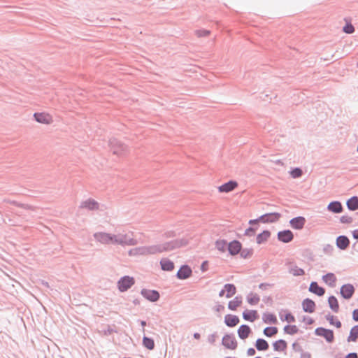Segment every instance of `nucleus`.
Here are the masks:
<instances>
[{
    "label": "nucleus",
    "instance_id": "nucleus-50",
    "mask_svg": "<svg viewBox=\"0 0 358 358\" xmlns=\"http://www.w3.org/2000/svg\"><path fill=\"white\" fill-rule=\"evenodd\" d=\"M259 222H261V220H259V217L257 218V219H255V220H250L249 221V224H257V223H259Z\"/></svg>",
    "mask_w": 358,
    "mask_h": 358
},
{
    "label": "nucleus",
    "instance_id": "nucleus-10",
    "mask_svg": "<svg viewBox=\"0 0 358 358\" xmlns=\"http://www.w3.org/2000/svg\"><path fill=\"white\" fill-rule=\"evenodd\" d=\"M280 217L281 215L278 213H270L260 216L259 220L262 223H273L277 222Z\"/></svg>",
    "mask_w": 358,
    "mask_h": 358
},
{
    "label": "nucleus",
    "instance_id": "nucleus-18",
    "mask_svg": "<svg viewBox=\"0 0 358 358\" xmlns=\"http://www.w3.org/2000/svg\"><path fill=\"white\" fill-rule=\"evenodd\" d=\"M302 307H303V310L305 312L311 313H313L315 310V303L313 300L309 299H306L302 302Z\"/></svg>",
    "mask_w": 358,
    "mask_h": 358
},
{
    "label": "nucleus",
    "instance_id": "nucleus-7",
    "mask_svg": "<svg viewBox=\"0 0 358 358\" xmlns=\"http://www.w3.org/2000/svg\"><path fill=\"white\" fill-rule=\"evenodd\" d=\"M222 343L225 348L231 350H234L237 348L236 338L231 334L224 335L222 338Z\"/></svg>",
    "mask_w": 358,
    "mask_h": 358
},
{
    "label": "nucleus",
    "instance_id": "nucleus-55",
    "mask_svg": "<svg viewBox=\"0 0 358 358\" xmlns=\"http://www.w3.org/2000/svg\"><path fill=\"white\" fill-rule=\"evenodd\" d=\"M250 231L253 233L255 232V230L252 228H249L248 229H247L246 233H248Z\"/></svg>",
    "mask_w": 358,
    "mask_h": 358
},
{
    "label": "nucleus",
    "instance_id": "nucleus-30",
    "mask_svg": "<svg viewBox=\"0 0 358 358\" xmlns=\"http://www.w3.org/2000/svg\"><path fill=\"white\" fill-rule=\"evenodd\" d=\"M224 288L225 289V296L227 298H231L236 292V288L233 284H226Z\"/></svg>",
    "mask_w": 358,
    "mask_h": 358
},
{
    "label": "nucleus",
    "instance_id": "nucleus-27",
    "mask_svg": "<svg viewBox=\"0 0 358 358\" xmlns=\"http://www.w3.org/2000/svg\"><path fill=\"white\" fill-rule=\"evenodd\" d=\"M328 210L335 213H341L343 210L342 205L338 201L331 202L327 207Z\"/></svg>",
    "mask_w": 358,
    "mask_h": 358
},
{
    "label": "nucleus",
    "instance_id": "nucleus-15",
    "mask_svg": "<svg viewBox=\"0 0 358 358\" xmlns=\"http://www.w3.org/2000/svg\"><path fill=\"white\" fill-rule=\"evenodd\" d=\"M278 238L283 243H289L293 239L294 235L291 231L285 230L278 234Z\"/></svg>",
    "mask_w": 358,
    "mask_h": 358
},
{
    "label": "nucleus",
    "instance_id": "nucleus-19",
    "mask_svg": "<svg viewBox=\"0 0 358 358\" xmlns=\"http://www.w3.org/2000/svg\"><path fill=\"white\" fill-rule=\"evenodd\" d=\"M273 350L276 352H283L287 348V343L285 340L280 339L273 343Z\"/></svg>",
    "mask_w": 358,
    "mask_h": 358
},
{
    "label": "nucleus",
    "instance_id": "nucleus-11",
    "mask_svg": "<svg viewBox=\"0 0 358 358\" xmlns=\"http://www.w3.org/2000/svg\"><path fill=\"white\" fill-rule=\"evenodd\" d=\"M192 274V268L187 265H183L177 273V278L180 280L189 278Z\"/></svg>",
    "mask_w": 358,
    "mask_h": 358
},
{
    "label": "nucleus",
    "instance_id": "nucleus-52",
    "mask_svg": "<svg viewBox=\"0 0 358 358\" xmlns=\"http://www.w3.org/2000/svg\"><path fill=\"white\" fill-rule=\"evenodd\" d=\"M352 234H353V237L356 239H358V229L357 230H355L353 232H352Z\"/></svg>",
    "mask_w": 358,
    "mask_h": 358
},
{
    "label": "nucleus",
    "instance_id": "nucleus-8",
    "mask_svg": "<svg viewBox=\"0 0 358 358\" xmlns=\"http://www.w3.org/2000/svg\"><path fill=\"white\" fill-rule=\"evenodd\" d=\"M238 186V183L235 180H230L217 187L220 193H229L236 189Z\"/></svg>",
    "mask_w": 358,
    "mask_h": 358
},
{
    "label": "nucleus",
    "instance_id": "nucleus-24",
    "mask_svg": "<svg viewBox=\"0 0 358 358\" xmlns=\"http://www.w3.org/2000/svg\"><path fill=\"white\" fill-rule=\"evenodd\" d=\"M323 281L330 287H334L336 282V277L332 273H329L322 277Z\"/></svg>",
    "mask_w": 358,
    "mask_h": 358
},
{
    "label": "nucleus",
    "instance_id": "nucleus-38",
    "mask_svg": "<svg viewBox=\"0 0 358 358\" xmlns=\"http://www.w3.org/2000/svg\"><path fill=\"white\" fill-rule=\"evenodd\" d=\"M278 331V328L275 327H266L264 330V334L268 337H272L277 334Z\"/></svg>",
    "mask_w": 358,
    "mask_h": 358
},
{
    "label": "nucleus",
    "instance_id": "nucleus-20",
    "mask_svg": "<svg viewBox=\"0 0 358 358\" xmlns=\"http://www.w3.org/2000/svg\"><path fill=\"white\" fill-rule=\"evenodd\" d=\"M243 317L245 320L252 322L259 317V315L257 310H247L243 313Z\"/></svg>",
    "mask_w": 358,
    "mask_h": 358
},
{
    "label": "nucleus",
    "instance_id": "nucleus-26",
    "mask_svg": "<svg viewBox=\"0 0 358 358\" xmlns=\"http://www.w3.org/2000/svg\"><path fill=\"white\" fill-rule=\"evenodd\" d=\"M262 320L265 323L270 324H275L278 322V320L275 315L271 313H264Z\"/></svg>",
    "mask_w": 358,
    "mask_h": 358
},
{
    "label": "nucleus",
    "instance_id": "nucleus-25",
    "mask_svg": "<svg viewBox=\"0 0 358 358\" xmlns=\"http://www.w3.org/2000/svg\"><path fill=\"white\" fill-rule=\"evenodd\" d=\"M350 244L349 239L345 236H338L336 239V245L341 250L346 249Z\"/></svg>",
    "mask_w": 358,
    "mask_h": 358
},
{
    "label": "nucleus",
    "instance_id": "nucleus-49",
    "mask_svg": "<svg viewBox=\"0 0 358 358\" xmlns=\"http://www.w3.org/2000/svg\"><path fill=\"white\" fill-rule=\"evenodd\" d=\"M353 319L355 321H358V309H356L353 311Z\"/></svg>",
    "mask_w": 358,
    "mask_h": 358
},
{
    "label": "nucleus",
    "instance_id": "nucleus-28",
    "mask_svg": "<svg viewBox=\"0 0 358 358\" xmlns=\"http://www.w3.org/2000/svg\"><path fill=\"white\" fill-rule=\"evenodd\" d=\"M162 270L171 271L174 268V264L169 259H162L160 262Z\"/></svg>",
    "mask_w": 358,
    "mask_h": 358
},
{
    "label": "nucleus",
    "instance_id": "nucleus-33",
    "mask_svg": "<svg viewBox=\"0 0 358 358\" xmlns=\"http://www.w3.org/2000/svg\"><path fill=\"white\" fill-rule=\"evenodd\" d=\"M347 206L351 210L358 209V197L353 196L347 201Z\"/></svg>",
    "mask_w": 358,
    "mask_h": 358
},
{
    "label": "nucleus",
    "instance_id": "nucleus-47",
    "mask_svg": "<svg viewBox=\"0 0 358 358\" xmlns=\"http://www.w3.org/2000/svg\"><path fill=\"white\" fill-rule=\"evenodd\" d=\"M284 320L288 323H292L295 321V317L291 313H287Z\"/></svg>",
    "mask_w": 358,
    "mask_h": 358
},
{
    "label": "nucleus",
    "instance_id": "nucleus-31",
    "mask_svg": "<svg viewBox=\"0 0 358 358\" xmlns=\"http://www.w3.org/2000/svg\"><path fill=\"white\" fill-rule=\"evenodd\" d=\"M268 343L264 339L259 338L256 341L255 347L259 351L268 350Z\"/></svg>",
    "mask_w": 358,
    "mask_h": 358
},
{
    "label": "nucleus",
    "instance_id": "nucleus-45",
    "mask_svg": "<svg viewBox=\"0 0 358 358\" xmlns=\"http://www.w3.org/2000/svg\"><path fill=\"white\" fill-rule=\"evenodd\" d=\"M343 31L347 34H352L355 31V28L351 24H347L343 27Z\"/></svg>",
    "mask_w": 358,
    "mask_h": 358
},
{
    "label": "nucleus",
    "instance_id": "nucleus-41",
    "mask_svg": "<svg viewBox=\"0 0 358 358\" xmlns=\"http://www.w3.org/2000/svg\"><path fill=\"white\" fill-rule=\"evenodd\" d=\"M302 170L299 168H295L290 171V175L293 178H297L302 176Z\"/></svg>",
    "mask_w": 358,
    "mask_h": 358
},
{
    "label": "nucleus",
    "instance_id": "nucleus-1",
    "mask_svg": "<svg viewBox=\"0 0 358 358\" xmlns=\"http://www.w3.org/2000/svg\"><path fill=\"white\" fill-rule=\"evenodd\" d=\"M108 147L110 153L118 159H124L130 154L129 146L124 141L117 137L108 140Z\"/></svg>",
    "mask_w": 358,
    "mask_h": 358
},
{
    "label": "nucleus",
    "instance_id": "nucleus-13",
    "mask_svg": "<svg viewBox=\"0 0 358 358\" xmlns=\"http://www.w3.org/2000/svg\"><path fill=\"white\" fill-rule=\"evenodd\" d=\"M241 243L238 241H233L228 245V251L232 256L238 255L241 250Z\"/></svg>",
    "mask_w": 358,
    "mask_h": 358
},
{
    "label": "nucleus",
    "instance_id": "nucleus-56",
    "mask_svg": "<svg viewBox=\"0 0 358 358\" xmlns=\"http://www.w3.org/2000/svg\"><path fill=\"white\" fill-rule=\"evenodd\" d=\"M141 325H142L143 327H145V326L146 325V322H145V321H142V322H141Z\"/></svg>",
    "mask_w": 358,
    "mask_h": 358
},
{
    "label": "nucleus",
    "instance_id": "nucleus-5",
    "mask_svg": "<svg viewBox=\"0 0 358 358\" xmlns=\"http://www.w3.org/2000/svg\"><path fill=\"white\" fill-rule=\"evenodd\" d=\"M135 282L134 278L129 276H124L117 282V287L120 292H125L129 289Z\"/></svg>",
    "mask_w": 358,
    "mask_h": 358
},
{
    "label": "nucleus",
    "instance_id": "nucleus-21",
    "mask_svg": "<svg viewBox=\"0 0 358 358\" xmlns=\"http://www.w3.org/2000/svg\"><path fill=\"white\" fill-rule=\"evenodd\" d=\"M309 291L320 296H323L325 293V289L323 287H320L316 282H312L310 283Z\"/></svg>",
    "mask_w": 358,
    "mask_h": 358
},
{
    "label": "nucleus",
    "instance_id": "nucleus-53",
    "mask_svg": "<svg viewBox=\"0 0 358 358\" xmlns=\"http://www.w3.org/2000/svg\"><path fill=\"white\" fill-rule=\"evenodd\" d=\"M225 294H226V292H225V289H224H224H223L222 290H221V291H220V292L219 293V296H220V297H222V296H224Z\"/></svg>",
    "mask_w": 358,
    "mask_h": 358
},
{
    "label": "nucleus",
    "instance_id": "nucleus-4",
    "mask_svg": "<svg viewBox=\"0 0 358 358\" xmlns=\"http://www.w3.org/2000/svg\"><path fill=\"white\" fill-rule=\"evenodd\" d=\"M95 239L99 243L105 245H116V234L105 232H98L94 235Z\"/></svg>",
    "mask_w": 358,
    "mask_h": 358
},
{
    "label": "nucleus",
    "instance_id": "nucleus-34",
    "mask_svg": "<svg viewBox=\"0 0 358 358\" xmlns=\"http://www.w3.org/2000/svg\"><path fill=\"white\" fill-rule=\"evenodd\" d=\"M328 302L330 308L334 312L337 313L339 309V305L337 299L335 296H331L329 298Z\"/></svg>",
    "mask_w": 358,
    "mask_h": 358
},
{
    "label": "nucleus",
    "instance_id": "nucleus-29",
    "mask_svg": "<svg viewBox=\"0 0 358 358\" xmlns=\"http://www.w3.org/2000/svg\"><path fill=\"white\" fill-rule=\"evenodd\" d=\"M98 203L94 200L89 199L83 202L80 207L83 208H88L90 210H94L98 208Z\"/></svg>",
    "mask_w": 358,
    "mask_h": 358
},
{
    "label": "nucleus",
    "instance_id": "nucleus-12",
    "mask_svg": "<svg viewBox=\"0 0 358 358\" xmlns=\"http://www.w3.org/2000/svg\"><path fill=\"white\" fill-rule=\"evenodd\" d=\"M141 294L148 300L150 301H157L159 298V294L155 290H149L143 289L141 291Z\"/></svg>",
    "mask_w": 358,
    "mask_h": 358
},
{
    "label": "nucleus",
    "instance_id": "nucleus-48",
    "mask_svg": "<svg viewBox=\"0 0 358 358\" xmlns=\"http://www.w3.org/2000/svg\"><path fill=\"white\" fill-rule=\"evenodd\" d=\"M247 354L248 356H253L255 355V350L252 348H249L247 351Z\"/></svg>",
    "mask_w": 358,
    "mask_h": 358
},
{
    "label": "nucleus",
    "instance_id": "nucleus-35",
    "mask_svg": "<svg viewBox=\"0 0 358 358\" xmlns=\"http://www.w3.org/2000/svg\"><path fill=\"white\" fill-rule=\"evenodd\" d=\"M289 272L290 274L294 275V276H301L305 274V271L301 268H299V266L294 265L292 266L289 270Z\"/></svg>",
    "mask_w": 358,
    "mask_h": 358
},
{
    "label": "nucleus",
    "instance_id": "nucleus-23",
    "mask_svg": "<svg viewBox=\"0 0 358 358\" xmlns=\"http://www.w3.org/2000/svg\"><path fill=\"white\" fill-rule=\"evenodd\" d=\"M305 224V219L303 217H297L290 220V225L296 229H301Z\"/></svg>",
    "mask_w": 358,
    "mask_h": 358
},
{
    "label": "nucleus",
    "instance_id": "nucleus-17",
    "mask_svg": "<svg viewBox=\"0 0 358 358\" xmlns=\"http://www.w3.org/2000/svg\"><path fill=\"white\" fill-rule=\"evenodd\" d=\"M239 322V318L236 315L228 314L224 317V323L229 327L236 326Z\"/></svg>",
    "mask_w": 358,
    "mask_h": 358
},
{
    "label": "nucleus",
    "instance_id": "nucleus-40",
    "mask_svg": "<svg viewBox=\"0 0 358 358\" xmlns=\"http://www.w3.org/2000/svg\"><path fill=\"white\" fill-rule=\"evenodd\" d=\"M248 302L251 305H256L259 303L260 299L257 294H251L248 296Z\"/></svg>",
    "mask_w": 358,
    "mask_h": 358
},
{
    "label": "nucleus",
    "instance_id": "nucleus-36",
    "mask_svg": "<svg viewBox=\"0 0 358 358\" xmlns=\"http://www.w3.org/2000/svg\"><path fill=\"white\" fill-rule=\"evenodd\" d=\"M358 338V325L352 328L350 336L348 338V342H355Z\"/></svg>",
    "mask_w": 358,
    "mask_h": 358
},
{
    "label": "nucleus",
    "instance_id": "nucleus-44",
    "mask_svg": "<svg viewBox=\"0 0 358 358\" xmlns=\"http://www.w3.org/2000/svg\"><path fill=\"white\" fill-rule=\"evenodd\" d=\"M241 255L243 258H248L250 257L252 255V250H241Z\"/></svg>",
    "mask_w": 358,
    "mask_h": 358
},
{
    "label": "nucleus",
    "instance_id": "nucleus-46",
    "mask_svg": "<svg viewBox=\"0 0 358 358\" xmlns=\"http://www.w3.org/2000/svg\"><path fill=\"white\" fill-rule=\"evenodd\" d=\"M210 34V31L208 30H199L196 31V35L199 36V37H205V36H209Z\"/></svg>",
    "mask_w": 358,
    "mask_h": 358
},
{
    "label": "nucleus",
    "instance_id": "nucleus-3",
    "mask_svg": "<svg viewBox=\"0 0 358 358\" xmlns=\"http://www.w3.org/2000/svg\"><path fill=\"white\" fill-rule=\"evenodd\" d=\"M116 245L132 246L137 244V241L131 232L116 234Z\"/></svg>",
    "mask_w": 358,
    "mask_h": 358
},
{
    "label": "nucleus",
    "instance_id": "nucleus-54",
    "mask_svg": "<svg viewBox=\"0 0 358 358\" xmlns=\"http://www.w3.org/2000/svg\"><path fill=\"white\" fill-rule=\"evenodd\" d=\"M194 337L196 338V339H199L200 338V334L199 333H195L194 334Z\"/></svg>",
    "mask_w": 358,
    "mask_h": 358
},
{
    "label": "nucleus",
    "instance_id": "nucleus-6",
    "mask_svg": "<svg viewBox=\"0 0 358 358\" xmlns=\"http://www.w3.org/2000/svg\"><path fill=\"white\" fill-rule=\"evenodd\" d=\"M34 117L36 122L43 124H50L53 122L52 116L48 113H35Z\"/></svg>",
    "mask_w": 358,
    "mask_h": 358
},
{
    "label": "nucleus",
    "instance_id": "nucleus-9",
    "mask_svg": "<svg viewBox=\"0 0 358 358\" xmlns=\"http://www.w3.org/2000/svg\"><path fill=\"white\" fill-rule=\"evenodd\" d=\"M315 334L317 336L324 337L329 343H331L334 340V332L330 329H327L322 327L317 328L315 329Z\"/></svg>",
    "mask_w": 358,
    "mask_h": 358
},
{
    "label": "nucleus",
    "instance_id": "nucleus-57",
    "mask_svg": "<svg viewBox=\"0 0 358 358\" xmlns=\"http://www.w3.org/2000/svg\"><path fill=\"white\" fill-rule=\"evenodd\" d=\"M312 322H313L312 319H310V320H308V324H311Z\"/></svg>",
    "mask_w": 358,
    "mask_h": 358
},
{
    "label": "nucleus",
    "instance_id": "nucleus-51",
    "mask_svg": "<svg viewBox=\"0 0 358 358\" xmlns=\"http://www.w3.org/2000/svg\"><path fill=\"white\" fill-rule=\"evenodd\" d=\"M345 358H358L357 353H350Z\"/></svg>",
    "mask_w": 358,
    "mask_h": 358
},
{
    "label": "nucleus",
    "instance_id": "nucleus-42",
    "mask_svg": "<svg viewBox=\"0 0 358 358\" xmlns=\"http://www.w3.org/2000/svg\"><path fill=\"white\" fill-rule=\"evenodd\" d=\"M327 320H329V323L331 325H334L337 328H340L341 327V322L339 320H336V318L334 316L331 315L329 317H328Z\"/></svg>",
    "mask_w": 358,
    "mask_h": 358
},
{
    "label": "nucleus",
    "instance_id": "nucleus-2",
    "mask_svg": "<svg viewBox=\"0 0 358 358\" xmlns=\"http://www.w3.org/2000/svg\"><path fill=\"white\" fill-rule=\"evenodd\" d=\"M175 248V244L172 242H167L164 244L149 246L141 247L134 248L129 251L131 255H145L150 254H155L157 252H162L167 250H173Z\"/></svg>",
    "mask_w": 358,
    "mask_h": 358
},
{
    "label": "nucleus",
    "instance_id": "nucleus-37",
    "mask_svg": "<svg viewBox=\"0 0 358 358\" xmlns=\"http://www.w3.org/2000/svg\"><path fill=\"white\" fill-rule=\"evenodd\" d=\"M285 333L294 335L299 332V328L296 325H287L283 329Z\"/></svg>",
    "mask_w": 358,
    "mask_h": 358
},
{
    "label": "nucleus",
    "instance_id": "nucleus-16",
    "mask_svg": "<svg viewBox=\"0 0 358 358\" xmlns=\"http://www.w3.org/2000/svg\"><path fill=\"white\" fill-rule=\"evenodd\" d=\"M252 330L250 327L248 325L243 324L239 327L238 329V335L241 339H246L249 337L250 334H251Z\"/></svg>",
    "mask_w": 358,
    "mask_h": 358
},
{
    "label": "nucleus",
    "instance_id": "nucleus-39",
    "mask_svg": "<svg viewBox=\"0 0 358 358\" xmlns=\"http://www.w3.org/2000/svg\"><path fill=\"white\" fill-rule=\"evenodd\" d=\"M143 344L148 350L154 349L155 343L152 338L144 336L143 339Z\"/></svg>",
    "mask_w": 358,
    "mask_h": 358
},
{
    "label": "nucleus",
    "instance_id": "nucleus-58",
    "mask_svg": "<svg viewBox=\"0 0 358 358\" xmlns=\"http://www.w3.org/2000/svg\"><path fill=\"white\" fill-rule=\"evenodd\" d=\"M263 286H264V285H263V284H262V285H260V286H259V287H262Z\"/></svg>",
    "mask_w": 358,
    "mask_h": 358
},
{
    "label": "nucleus",
    "instance_id": "nucleus-32",
    "mask_svg": "<svg viewBox=\"0 0 358 358\" xmlns=\"http://www.w3.org/2000/svg\"><path fill=\"white\" fill-rule=\"evenodd\" d=\"M242 303L241 299L236 297L228 303V308L231 310H236Z\"/></svg>",
    "mask_w": 358,
    "mask_h": 358
},
{
    "label": "nucleus",
    "instance_id": "nucleus-43",
    "mask_svg": "<svg viewBox=\"0 0 358 358\" xmlns=\"http://www.w3.org/2000/svg\"><path fill=\"white\" fill-rule=\"evenodd\" d=\"M227 243L225 241H217L216 242V248L218 250L224 252L225 250Z\"/></svg>",
    "mask_w": 358,
    "mask_h": 358
},
{
    "label": "nucleus",
    "instance_id": "nucleus-22",
    "mask_svg": "<svg viewBox=\"0 0 358 358\" xmlns=\"http://www.w3.org/2000/svg\"><path fill=\"white\" fill-rule=\"evenodd\" d=\"M271 236V232L268 230H264L257 236L256 242L257 244L261 245L268 241Z\"/></svg>",
    "mask_w": 358,
    "mask_h": 358
},
{
    "label": "nucleus",
    "instance_id": "nucleus-14",
    "mask_svg": "<svg viewBox=\"0 0 358 358\" xmlns=\"http://www.w3.org/2000/svg\"><path fill=\"white\" fill-rule=\"evenodd\" d=\"M354 292V287L350 284L344 285L341 289V294L345 299L351 298Z\"/></svg>",
    "mask_w": 358,
    "mask_h": 358
}]
</instances>
